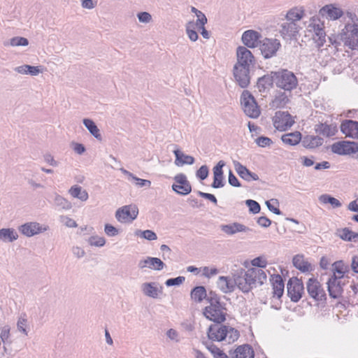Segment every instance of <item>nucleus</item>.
Instances as JSON below:
<instances>
[{"label":"nucleus","mask_w":358,"mask_h":358,"mask_svg":"<svg viewBox=\"0 0 358 358\" xmlns=\"http://www.w3.org/2000/svg\"><path fill=\"white\" fill-rule=\"evenodd\" d=\"M237 62L233 69L234 78L238 85L245 88L250 83V71L254 64L255 57L252 52L244 46H239L236 50Z\"/></svg>","instance_id":"obj_1"},{"label":"nucleus","mask_w":358,"mask_h":358,"mask_svg":"<svg viewBox=\"0 0 358 358\" xmlns=\"http://www.w3.org/2000/svg\"><path fill=\"white\" fill-rule=\"evenodd\" d=\"M234 281L237 287L243 292H248L253 287L262 285L267 280L266 272L261 268H250L241 275H234Z\"/></svg>","instance_id":"obj_2"},{"label":"nucleus","mask_w":358,"mask_h":358,"mask_svg":"<svg viewBox=\"0 0 358 358\" xmlns=\"http://www.w3.org/2000/svg\"><path fill=\"white\" fill-rule=\"evenodd\" d=\"M207 301L208 305L203 309V316L215 323L224 322L226 320L227 310L225 303L220 301V297L216 293L210 292Z\"/></svg>","instance_id":"obj_3"},{"label":"nucleus","mask_w":358,"mask_h":358,"mask_svg":"<svg viewBox=\"0 0 358 358\" xmlns=\"http://www.w3.org/2000/svg\"><path fill=\"white\" fill-rule=\"evenodd\" d=\"M207 334L212 341H224L228 344L237 341L240 336L238 330L219 323L211 324L208 327Z\"/></svg>","instance_id":"obj_4"},{"label":"nucleus","mask_w":358,"mask_h":358,"mask_svg":"<svg viewBox=\"0 0 358 358\" xmlns=\"http://www.w3.org/2000/svg\"><path fill=\"white\" fill-rule=\"evenodd\" d=\"M275 86L285 92H291L298 86V79L294 73L287 69L275 71Z\"/></svg>","instance_id":"obj_5"},{"label":"nucleus","mask_w":358,"mask_h":358,"mask_svg":"<svg viewBox=\"0 0 358 358\" xmlns=\"http://www.w3.org/2000/svg\"><path fill=\"white\" fill-rule=\"evenodd\" d=\"M306 29L308 32L313 33V39L317 46L318 48L323 46L326 42L324 22L318 17L313 16L310 19Z\"/></svg>","instance_id":"obj_6"},{"label":"nucleus","mask_w":358,"mask_h":358,"mask_svg":"<svg viewBox=\"0 0 358 358\" xmlns=\"http://www.w3.org/2000/svg\"><path fill=\"white\" fill-rule=\"evenodd\" d=\"M241 101L244 113L246 115L252 118H257L259 117L260 110L254 96L248 91H243Z\"/></svg>","instance_id":"obj_7"},{"label":"nucleus","mask_w":358,"mask_h":358,"mask_svg":"<svg viewBox=\"0 0 358 358\" xmlns=\"http://www.w3.org/2000/svg\"><path fill=\"white\" fill-rule=\"evenodd\" d=\"M280 47L281 44L276 38H266L259 44L261 52L266 59L275 56Z\"/></svg>","instance_id":"obj_8"},{"label":"nucleus","mask_w":358,"mask_h":358,"mask_svg":"<svg viewBox=\"0 0 358 358\" xmlns=\"http://www.w3.org/2000/svg\"><path fill=\"white\" fill-rule=\"evenodd\" d=\"M287 289L288 296L294 302L299 301L301 299L302 294L304 292L303 282L298 278L289 279L287 285Z\"/></svg>","instance_id":"obj_9"},{"label":"nucleus","mask_w":358,"mask_h":358,"mask_svg":"<svg viewBox=\"0 0 358 358\" xmlns=\"http://www.w3.org/2000/svg\"><path fill=\"white\" fill-rule=\"evenodd\" d=\"M138 214V209L135 205L124 206L115 213L116 219L120 222H127L134 220Z\"/></svg>","instance_id":"obj_10"},{"label":"nucleus","mask_w":358,"mask_h":358,"mask_svg":"<svg viewBox=\"0 0 358 358\" xmlns=\"http://www.w3.org/2000/svg\"><path fill=\"white\" fill-rule=\"evenodd\" d=\"M273 125L279 131H285L294 124L291 115L288 112L278 111L273 117Z\"/></svg>","instance_id":"obj_11"},{"label":"nucleus","mask_w":358,"mask_h":358,"mask_svg":"<svg viewBox=\"0 0 358 358\" xmlns=\"http://www.w3.org/2000/svg\"><path fill=\"white\" fill-rule=\"evenodd\" d=\"M49 227L36 222L24 223L19 227V231L27 237H31L48 231Z\"/></svg>","instance_id":"obj_12"},{"label":"nucleus","mask_w":358,"mask_h":358,"mask_svg":"<svg viewBox=\"0 0 358 358\" xmlns=\"http://www.w3.org/2000/svg\"><path fill=\"white\" fill-rule=\"evenodd\" d=\"M175 182L172 185V189L180 195H187L192 192V186L186 176L179 173L174 177Z\"/></svg>","instance_id":"obj_13"},{"label":"nucleus","mask_w":358,"mask_h":358,"mask_svg":"<svg viewBox=\"0 0 358 358\" xmlns=\"http://www.w3.org/2000/svg\"><path fill=\"white\" fill-rule=\"evenodd\" d=\"M300 29L298 24L285 21L280 24L279 32L284 40L291 41L296 38Z\"/></svg>","instance_id":"obj_14"},{"label":"nucleus","mask_w":358,"mask_h":358,"mask_svg":"<svg viewBox=\"0 0 358 358\" xmlns=\"http://www.w3.org/2000/svg\"><path fill=\"white\" fill-rule=\"evenodd\" d=\"M309 296L315 301H322L326 299V293L320 283L315 278H310L306 283Z\"/></svg>","instance_id":"obj_15"},{"label":"nucleus","mask_w":358,"mask_h":358,"mask_svg":"<svg viewBox=\"0 0 358 358\" xmlns=\"http://www.w3.org/2000/svg\"><path fill=\"white\" fill-rule=\"evenodd\" d=\"M331 151L338 155H350L358 152V143L341 141L335 143L331 146Z\"/></svg>","instance_id":"obj_16"},{"label":"nucleus","mask_w":358,"mask_h":358,"mask_svg":"<svg viewBox=\"0 0 358 358\" xmlns=\"http://www.w3.org/2000/svg\"><path fill=\"white\" fill-rule=\"evenodd\" d=\"M319 14L328 20H336L343 15V11L335 4L325 5L319 10Z\"/></svg>","instance_id":"obj_17"},{"label":"nucleus","mask_w":358,"mask_h":358,"mask_svg":"<svg viewBox=\"0 0 358 358\" xmlns=\"http://www.w3.org/2000/svg\"><path fill=\"white\" fill-rule=\"evenodd\" d=\"M341 131L346 137L358 138V122L352 120H343L341 124Z\"/></svg>","instance_id":"obj_18"},{"label":"nucleus","mask_w":358,"mask_h":358,"mask_svg":"<svg viewBox=\"0 0 358 358\" xmlns=\"http://www.w3.org/2000/svg\"><path fill=\"white\" fill-rule=\"evenodd\" d=\"M164 263L157 257H148L141 259L138 263V267L141 269L149 268L156 271H161L164 268Z\"/></svg>","instance_id":"obj_19"},{"label":"nucleus","mask_w":358,"mask_h":358,"mask_svg":"<svg viewBox=\"0 0 358 358\" xmlns=\"http://www.w3.org/2000/svg\"><path fill=\"white\" fill-rule=\"evenodd\" d=\"M262 36L259 32L254 30H248L243 34L242 41L245 45L252 48L260 44L259 39Z\"/></svg>","instance_id":"obj_20"},{"label":"nucleus","mask_w":358,"mask_h":358,"mask_svg":"<svg viewBox=\"0 0 358 358\" xmlns=\"http://www.w3.org/2000/svg\"><path fill=\"white\" fill-rule=\"evenodd\" d=\"M217 286L224 294L234 292L236 288L234 277L220 276L217 281Z\"/></svg>","instance_id":"obj_21"},{"label":"nucleus","mask_w":358,"mask_h":358,"mask_svg":"<svg viewBox=\"0 0 358 358\" xmlns=\"http://www.w3.org/2000/svg\"><path fill=\"white\" fill-rule=\"evenodd\" d=\"M234 166L235 171L238 174V176L243 178V180L250 182L252 180H258L259 176L255 173L251 172L249 169L246 168V166L241 164L238 161H234Z\"/></svg>","instance_id":"obj_22"},{"label":"nucleus","mask_w":358,"mask_h":358,"mask_svg":"<svg viewBox=\"0 0 358 358\" xmlns=\"http://www.w3.org/2000/svg\"><path fill=\"white\" fill-rule=\"evenodd\" d=\"M341 279L336 276H331L327 281L329 296L334 299H338L341 296L343 288L341 285Z\"/></svg>","instance_id":"obj_23"},{"label":"nucleus","mask_w":358,"mask_h":358,"mask_svg":"<svg viewBox=\"0 0 358 358\" xmlns=\"http://www.w3.org/2000/svg\"><path fill=\"white\" fill-rule=\"evenodd\" d=\"M275 71H271V73L264 75L259 78L257 83V87L260 92H264L269 90L273 85L275 84Z\"/></svg>","instance_id":"obj_24"},{"label":"nucleus","mask_w":358,"mask_h":358,"mask_svg":"<svg viewBox=\"0 0 358 358\" xmlns=\"http://www.w3.org/2000/svg\"><path fill=\"white\" fill-rule=\"evenodd\" d=\"M231 358H254L255 353L252 348L248 344L239 345L231 353Z\"/></svg>","instance_id":"obj_25"},{"label":"nucleus","mask_w":358,"mask_h":358,"mask_svg":"<svg viewBox=\"0 0 358 358\" xmlns=\"http://www.w3.org/2000/svg\"><path fill=\"white\" fill-rule=\"evenodd\" d=\"M293 265L303 273L310 272L313 270V266L303 255H296L292 259Z\"/></svg>","instance_id":"obj_26"},{"label":"nucleus","mask_w":358,"mask_h":358,"mask_svg":"<svg viewBox=\"0 0 358 358\" xmlns=\"http://www.w3.org/2000/svg\"><path fill=\"white\" fill-rule=\"evenodd\" d=\"M221 230L227 235L232 236L238 232H246L250 229L238 222H234L229 224H222L220 226Z\"/></svg>","instance_id":"obj_27"},{"label":"nucleus","mask_w":358,"mask_h":358,"mask_svg":"<svg viewBox=\"0 0 358 358\" xmlns=\"http://www.w3.org/2000/svg\"><path fill=\"white\" fill-rule=\"evenodd\" d=\"M304 15L305 10L303 7H294L287 11L285 15V20L286 21L298 24V22L300 21Z\"/></svg>","instance_id":"obj_28"},{"label":"nucleus","mask_w":358,"mask_h":358,"mask_svg":"<svg viewBox=\"0 0 358 358\" xmlns=\"http://www.w3.org/2000/svg\"><path fill=\"white\" fill-rule=\"evenodd\" d=\"M271 281L273 289V296L278 299L280 298L284 292V282L282 277L280 275H271Z\"/></svg>","instance_id":"obj_29"},{"label":"nucleus","mask_w":358,"mask_h":358,"mask_svg":"<svg viewBox=\"0 0 358 358\" xmlns=\"http://www.w3.org/2000/svg\"><path fill=\"white\" fill-rule=\"evenodd\" d=\"M173 153L176 157L175 164L178 166L185 164L192 165L194 163V158L193 157L184 154L178 149L175 150Z\"/></svg>","instance_id":"obj_30"},{"label":"nucleus","mask_w":358,"mask_h":358,"mask_svg":"<svg viewBox=\"0 0 358 358\" xmlns=\"http://www.w3.org/2000/svg\"><path fill=\"white\" fill-rule=\"evenodd\" d=\"M14 71L20 74H29L33 76H38L39 73H42L41 66H34L28 64L17 66L14 69Z\"/></svg>","instance_id":"obj_31"},{"label":"nucleus","mask_w":358,"mask_h":358,"mask_svg":"<svg viewBox=\"0 0 358 358\" xmlns=\"http://www.w3.org/2000/svg\"><path fill=\"white\" fill-rule=\"evenodd\" d=\"M143 293L149 297L157 299L161 292L157 287L156 282H144L141 285Z\"/></svg>","instance_id":"obj_32"},{"label":"nucleus","mask_w":358,"mask_h":358,"mask_svg":"<svg viewBox=\"0 0 358 358\" xmlns=\"http://www.w3.org/2000/svg\"><path fill=\"white\" fill-rule=\"evenodd\" d=\"M18 237L17 232L13 228H3L0 229V241L12 243L16 241Z\"/></svg>","instance_id":"obj_33"},{"label":"nucleus","mask_w":358,"mask_h":358,"mask_svg":"<svg viewBox=\"0 0 358 358\" xmlns=\"http://www.w3.org/2000/svg\"><path fill=\"white\" fill-rule=\"evenodd\" d=\"M324 140L318 136H306L302 140L303 145L306 148L313 149L322 145Z\"/></svg>","instance_id":"obj_34"},{"label":"nucleus","mask_w":358,"mask_h":358,"mask_svg":"<svg viewBox=\"0 0 358 358\" xmlns=\"http://www.w3.org/2000/svg\"><path fill=\"white\" fill-rule=\"evenodd\" d=\"M69 193L73 198L78 199L81 201H86L89 198V194L82 187L75 185L69 189Z\"/></svg>","instance_id":"obj_35"},{"label":"nucleus","mask_w":358,"mask_h":358,"mask_svg":"<svg viewBox=\"0 0 358 358\" xmlns=\"http://www.w3.org/2000/svg\"><path fill=\"white\" fill-rule=\"evenodd\" d=\"M191 298L197 303H201L204 299L208 298L206 288L203 286L195 287L191 291Z\"/></svg>","instance_id":"obj_36"},{"label":"nucleus","mask_w":358,"mask_h":358,"mask_svg":"<svg viewBox=\"0 0 358 358\" xmlns=\"http://www.w3.org/2000/svg\"><path fill=\"white\" fill-rule=\"evenodd\" d=\"M281 139L287 145H295L301 141V134L299 131L285 134L282 136Z\"/></svg>","instance_id":"obj_37"},{"label":"nucleus","mask_w":358,"mask_h":358,"mask_svg":"<svg viewBox=\"0 0 358 358\" xmlns=\"http://www.w3.org/2000/svg\"><path fill=\"white\" fill-rule=\"evenodd\" d=\"M83 124L90 131V133L97 140L101 141L102 138L99 129L97 127L94 122L90 119L85 118L83 120Z\"/></svg>","instance_id":"obj_38"},{"label":"nucleus","mask_w":358,"mask_h":358,"mask_svg":"<svg viewBox=\"0 0 358 358\" xmlns=\"http://www.w3.org/2000/svg\"><path fill=\"white\" fill-rule=\"evenodd\" d=\"M332 271L334 273L331 276L343 278L344 274L348 271V266L343 261H337L332 264Z\"/></svg>","instance_id":"obj_39"},{"label":"nucleus","mask_w":358,"mask_h":358,"mask_svg":"<svg viewBox=\"0 0 358 358\" xmlns=\"http://www.w3.org/2000/svg\"><path fill=\"white\" fill-rule=\"evenodd\" d=\"M287 92H278L272 100L271 106L274 108L283 107L289 101L288 96L286 94Z\"/></svg>","instance_id":"obj_40"},{"label":"nucleus","mask_w":358,"mask_h":358,"mask_svg":"<svg viewBox=\"0 0 358 358\" xmlns=\"http://www.w3.org/2000/svg\"><path fill=\"white\" fill-rule=\"evenodd\" d=\"M3 345V353L7 355L12 356L15 355L19 350L15 346V343L12 338L1 341Z\"/></svg>","instance_id":"obj_41"},{"label":"nucleus","mask_w":358,"mask_h":358,"mask_svg":"<svg viewBox=\"0 0 358 358\" xmlns=\"http://www.w3.org/2000/svg\"><path fill=\"white\" fill-rule=\"evenodd\" d=\"M316 133L324 136H331L334 135V129L327 124H318L315 127Z\"/></svg>","instance_id":"obj_42"},{"label":"nucleus","mask_w":358,"mask_h":358,"mask_svg":"<svg viewBox=\"0 0 358 358\" xmlns=\"http://www.w3.org/2000/svg\"><path fill=\"white\" fill-rule=\"evenodd\" d=\"M54 201L55 206L61 208L62 209L70 210L72 208L71 203L59 194L55 195Z\"/></svg>","instance_id":"obj_43"},{"label":"nucleus","mask_w":358,"mask_h":358,"mask_svg":"<svg viewBox=\"0 0 358 358\" xmlns=\"http://www.w3.org/2000/svg\"><path fill=\"white\" fill-rule=\"evenodd\" d=\"M29 44V41L24 37L15 36L9 40L8 42L4 43L6 45H10L13 47L16 46H27Z\"/></svg>","instance_id":"obj_44"},{"label":"nucleus","mask_w":358,"mask_h":358,"mask_svg":"<svg viewBox=\"0 0 358 358\" xmlns=\"http://www.w3.org/2000/svg\"><path fill=\"white\" fill-rule=\"evenodd\" d=\"M320 202L323 203H329L333 208H338L341 206V203L336 198L328 194H322L320 196Z\"/></svg>","instance_id":"obj_45"},{"label":"nucleus","mask_w":358,"mask_h":358,"mask_svg":"<svg viewBox=\"0 0 358 358\" xmlns=\"http://www.w3.org/2000/svg\"><path fill=\"white\" fill-rule=\"evenodd\" d=\"M28 322L25 315H21L17 322V330L24 334L25 336L28 335Z\"/></svg>","instance_id":"obj_46"},{"label":"nucleus","mask_w":358,"mask_h":358,"mask_svg":"<svg viewBox=\"0 0 358 358\" xmlns=\"http://www.w3.org/2000/svg\"><path fill=\"white\" fill-rule=\"evenodd\" d=\"M135 235L138 236H139L148 241H155L157 239V234L153 231L149 229L145 231L136 230L135 231Z\"/></svg>","instance_id":"obj_47"},{"label":"nucleus","mask_w":358,"mask_h":358,"mask_svg":"<svg viewBox=\"0 0 358 358\" xmlns=\"http://www.w3.org/2000/svg\"><path fill=\"white\" fill-rule=\"evenodd\" d=\"M186 33L192 41H196L198 39V34L195 31V24L194 22H189L186 24Z\"/></svg>","instance_id":"obj_48"},{"label":"nucleus","mask_w":358,"mask_h":358,"mask_svg":"<svg viewBox=\"0 0 358 358\" xmlns=\"http://www.w3.org/2000/svg\"><path fill=\"white\" fill-rule=\"evenodd\" d=\"M338 235L344 241H351L352 239H353L352 236L354 235V231L350 230L348 228H344L338 230Z\"/></svg>","instance_id":"obj_49"},{"label":"nucleus","mask_w":358,"mask_h":358,"mask_svg":"<svg viewBox=\"0 0 358 358\" xmlns=\"http://www.w3.org/2000/svg\"><path fill=\"white\" fill-rule=\"evenodd\" d=\"M88 243L90 245L95 247H102L106 243V240L103 237H99L97 236H91L88 239Z\"/></svg>","instance_id":"obj_50"},{"label":"nucleus","mask_w":358,"mask_h":358,"mask_svg":"<svg viewBox=\"0 0 358 358\" xmlns=\"http://www.w3.org/2000/svg\"><path fill=\"white\" fill-rule=\"evenodd\" d=\"M245 203L248 206L250 212L253 214L258 213L261 210L260 205L256 201L248 199Z\"/></svg>","instance_id":"obj_51"},{"label":"nucleus","mask_w":358,"mask_h":358,"mask_svg":"<svg viewBox=\"0 0 358 358\" xmlns=\"http://www.w3.org/2000/svg\"><path fill=\"white\" fill-rule=\"evenodd\" d=\"M185 280V278L184 276H178L177 278H169L166 280L165 282V285L167 287L178 286L182 284Z\"/></svg>","instance_id":"obj_52"},{"label":"nucleus","mask_w":358,"mask_h":358,"mask_svg":"<svg viewBox=\"0 0 358 358\" xmlns=\"http://www.w3.org/2000/svg\"><path fill=\"white\" fill-rule=\"evenodd\" d=\"M10 338H11L10 326L6 324L1 327L0 329V340L3 341Z\"/></svg>","instance_id":"obj_53"},{"label":"nucleus","mask_w":358,"mask_h":358,"mask_svg":"<svg viewBox=\"0 0 358 358\" xmlns=\"http://www.w3.org/2000/svg\"><path fill=\"white\" fill-rule=\"evenodd\" d=\"M256 143L262 148L270 146L273 141L271 138L266 136H260L255 140Z\"/></svg>","instance_id":"obj_54"},{"label":"nucleus","mask_w":358,"mask_h":358,"mask_svg":"<svg viewBox=\"0 0 358 358\" xmlns=\"http://www.w3.org/2000/svg\"><path fill=\"white\" fill-rule=\"evenodd\" d=\"M223 176H213V182L211 185L213 188H221L224 186Z\"/></svg>","instance_id":"obj_55"},{"label":"nucleus","mask_w":358,"mask_h":358,"mask_svg":"<svg viewBox=\"0 0 358 358\" xmlns=\"http://www.w3.org/2000/svg\"><path fill=\"white\" fill-rule=\"evenodd\" d=\"M137 17L140 22L142 23H150L152 18V15L148 12H140L137 14Z\"/></svg>","instance_id":"obj_56"},{"label":"nucleus","mask_w":358,"mask_h":358,"mask_svg":"<svg viewBox=\"0 0 358 358\" xmlns=\"http://www.w3.org/2000/svg\"><path fill=\"white\" fill-rule=\"evenodd\" d=\"M208 168L206 165L201 166L199 169L196 171V177L201 180H205L208 176Z\"/></svg>","instance_id":"obj_57"},{"label":"nucleus","mask_w":358,"mask_h":358,"mask_svg":"<svg viewBox=\"0 0 358 358\" xmlns=\"http://www.w3.org/2000/svg\"><path fill=\"white\" fill-rule=\"evenodd\" d=\"M104 231L110 237L115 236L118 234V229L110 224H105Z\"/></svg>","instance_id":"obj_58"},{"label":"nucleus","mask_w":358,"mask_h":358,"mask_svg":"<svg viewBox=\"0 0 358 358\" xmlns=\"http://www.w3.org/2000/svg\"><path fill=\"white\" fill-rule=\"evenodd\" d=\"M266 261L262 257H256L252 260V265L255 266V268H265L266 266Z\"/></svg>","instance_id":"obj_59"},{"label":"nucleus","mask_w":358,"mask_h":358,"mask_svg":"<svg viewBox=\"0 0 358 358\" xmlns=\"http://www.w3.org/2000/svg\"><path fill=\"white\" fill-rule=\"evenodd\" d=\"M202 271L203 275L208 278H210L218 273V270L216 268H209L208 266H205L203 268Z\"/></svg>","instance_id":"obj_60"},{"label":"nucleus","mask_w":358,"mask_h":358,"mask_svg":"<svg viewBox=\"0 0 358 358\" xmlns=\"http://www.w3.org/2000/svg\"><path fill=\"white\" fill-rule=\"evenodd\" d=\"M197 194L206 199L209 200L215 205H217V200L216 197L212 194L203 192L201 191H198Z\"/></svg>","instance_id":"obj_61"},{"label":"nucleus","mask_w":358,"mask_h":358,"mask_svg":"<svg viewBox=\"0 0 358 358\" xmlns=\"http://www.w3.org/2000/svg\"><path fill=\"white\" fill-rule=\"evenodd\" d=\"M166 336L169 339L174 341L176 343L180 341L179 334L173 329H169L166 332Z\"/></svg>","instance_id":"obj_62"},{"label":"nucleus","mask_w":358,"mask_h":358,"mask_svg":"<svg viewBox=\"0 0 358 358\" xmlns=\"http://www.w3.org/2000/svg\"><path fill=\"white\" fill-rule=\"evenodd\" d=\"M228 181L230 185L233 187H239L241 186L238 178L234 176L231 171H229Z\"/></svg>","instance_id":"obj_63"},{"label":"nucleus","mask_w":358,"mask_h":358,"mask_svg":"<svg viewBox=\"0 0 358 358\" xmlns=\"http://www.w3.org/2000/svg\"><path fill=\"white\" fill-rule=\"evenodd\" d=\"M61 221L68 227H76L77 224L74 220L67 216H62Z\"/></svg>","instance_id":"obj_64"}]
</instances>
